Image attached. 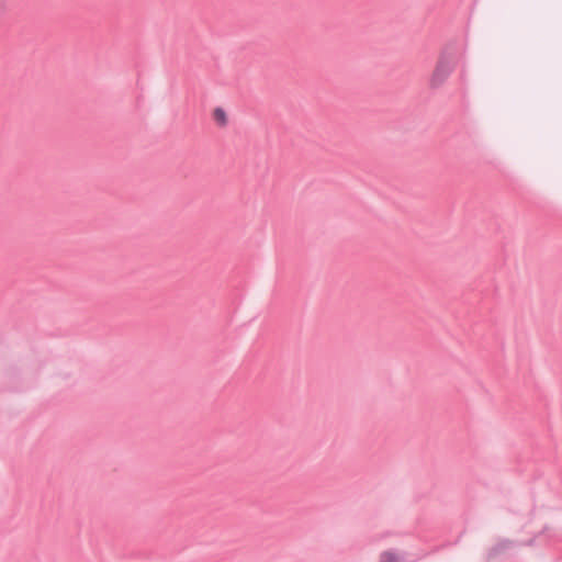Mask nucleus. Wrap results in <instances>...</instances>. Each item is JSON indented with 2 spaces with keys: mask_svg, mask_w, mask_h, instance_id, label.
<instances>
[{
  "mask_svg": "<svg viewBox=\"0 0 562 562\" xmlns=\"http://www.w3.org/2000/svg\"><path fill=\"white\" fill-rule=\"evenodd\" d=\"M213 119L218 126H225L227 124V116L223 109L216 108L213 111Z\"/></svg>",
  "mask_w": 562,
  "mask_h": 562,
  "instance_id": "nucleus-1",
  "label": "nucleus"
},
{
  "mask_svg": "<svg viewBox=\"0 0 562 562\" xmlns=\"http://www.w3.org/2000/svg\"><path fill=\"white\" fill-rule=\"evenodd\" d=\"M446 80L445 72H435L431 78V83L438 86Z\"/></svg>",
  "mask_w": 562,
  "mask_h": 562,
  "instance_id": "nucleus-2",
  "label": "nucleus"
},
{
  "mask_svg": "<svg viewBox=\"0 0 562 562\" xmlns=\"http://www.w3.org/2000/svg\"><path fill=\"white\" fill-rule=\"evenodd\" d=\"M381 562H397V558L393 553L385 552L381 557Z\"/></svg>",
  "mask_w": 562,
  "mask_h": 562,
  "instance_id": "nucleus-3",
  "label": "nucleus"
}]
</instances>
